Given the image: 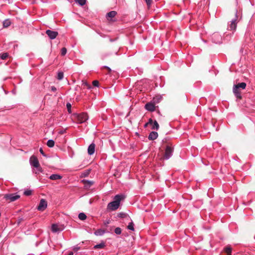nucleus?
Returning <instances> with one entry per match:
<instances>
[{"instance_id": "f704fd0d", "label": "nucleus", "mask_w": 255, "mask_h": 255, "mask_svg": "<svg viewBox=\"0 0 255 255\" xmlns=\"http://www.w3.org/2000/svg\"><path fill=\"white\" fill-rule=\"evenodd\" d=\"M66 52H67V49L66 48L63 47L61 49V54L62 56H64L66 54Z\"/></svg>"}, {"instance_id": "37998d69", "label": "nucleus", "mask_w": 255, "mask_h": 255, "mask_svg": "<svg viewBox=\"0 0 255 255\" xmlns=\"http://www.w3.org/2000/svg\"><path fill=\"white\" fill-rule=\"evenodd\" d=\"M39 151H40V153L41 154H42L43 156H45V154L44 153V151H43V149L41 148H40Z\"/></svg>"}, {"instance_id": "0eeeda50", "label": "nucleus", "mask_w": 255, "mask_h": 255, "mask_svg": "<svg viewBox=\"0 0 255 255\" xmlns=\"http://www.w3.org/2000/svg\"><path fill=\"white\" fill-rule=\"evenodd\" d=\"M237 13H236V17L235 18L233 19L230 22L228 26V29L230 30H234L235 31L237 28Z\"/></svg>"}, {"instance_id": "423d86ee", "label": "nucleus", "mask_w": 255, "mask_h": 255, "mask_svg": "<svg viewBox=\"0 0 255 255\" xmlns=\"http://www.w3.org/2000/svg\"><path fill=\"white\" fill-rule=\"evenodd\" d=\"M47 206V201L45 199H42L40 201V203L37 207V209L39 211H43L46 208Z\"/></svg>"}, {"instance_id": "9d476101", "label": "nucleus", "mask_w": 255, "mask_h": 255, "mask_svg": "<svg viewBox=\"0 0 255 255\" xmlns=\"http://www.w3.org/2000/svg\"><path fill=\"white\" fill-rule=\"evenodd\" d=\"M46 34L51 39H55L58 35V32L57 31H52L49 29L46 31Z\"/></svg>"}, {"instance_id": "72a5a7b5", "label": "nucleus", "mask_w": 255, "mask_h": 255, "mask_svg": "<svg viewBox=\"0 0 255 255\" xmlns=\"http://www.w3.org/2000/svg\"><path fill=\"white\" fill-rule=\"evenodd\" d=\"M145 1L147 4V7L149 8L152 4V0H145Z\"/></svg>"}, {"instance_id": "2eb2a0df", "label": "nucleus", "mask_w": 255, "mask_h": 255, "mask_svg": "<svg viewBox=\"0 0 255 255\" xmlns=\"http://www.w3.org/2000/svg\"><path fill=\"white\" fill-rule=\"evenodd\" d=\"M158 137V133L156 131H152L150 132L148 135V139L151 140H153L157 138Z\"/></svg>"}, {"instance_id": "473e14b6", "label": "nucleus", "mask_w": 255, "mask_h": 255, "mask_svg": "<svg viewBox=\"0 0 255 255\" xmlns=\"http://www.w3.org/2000/svg\"><path fill=\"white\" fill-rule=\"evenodd\" d=\"M36 168V170L35 171L36 174H38L40 172H42L43 170L42 168L40 167V164H39L38 167H35Z\"/></svg>"}, {"instance_id": "4c0bfd02", "label": "nucleus", "mask_w": 255, "mask_h": 255, "mask_svg": "<svg viewBox=\"0 0 255 255\" xmlns=\"http://www.w3.org/2000/svg\"><path fill=\"white\" fill-rule=\"evenodd\" d=\"M87 218V216L84 213L81 212V220H85Z\"/></svg>"}, {"instance_id": "cd10ccee", "label": "nucleus", "mask_w": 255, "mask_h": 255, "mask_svg": "<svg viewBox=\"0 0 255 255\" xmlns=\"http://www.w3.org/2000/svg\"><path fill=\"white\" fill-rule=\"evenodd\" d=\"M7 57L8 54L7 53H3L0 54V58L2 60L5 59Z\"/></svg>"}, {"instance_id": "bb28decb", "label": "nucleus", "mask_w": 255, "mask_h": 255, "mask_svg": "<svg viewBox=\"0 0 255 255\" xmlns=\"http://www.w3.org/2000/svg\"><path fill=\"white\" fill-rule=\"evenodd\" d=\"M10 21L8 19L5 20L3 22V25L4 27H7L10 25Z\"/></svg>"}, {"instance_id": "09e8293b", "label": "nucleus", "mask_w": 255, "mask_h": 255, "mask_svg": "<svg viewBox=\"0 0 255 255\" xmlns=\"http://www.w3.org/2000/svg\"><path fill=\"white\" fill-rule=\"evenodd\" d=\"M78 217L80 219V213L78 215Z\"/></svg>"}, {"instance_id": "f257e3e1", "label": "nucleus", "mask_w": 255, "mask_h": 255, "mask_svg": "<svg viewBox=\"0 0 255 255\" xmlns=\"http://www.w3.org/2000/svg\"><path fill=\"white\" fill-rule=\"evenodd\" d=\"M125 198L123 195H117L114 197V200L110 202L107 206V209L111 211H115L120 206V202Z\"/></svg>"}, {"instance_id": "39448f33", "label": "nucleus", "mask_w": 255, "mask_h": 255, "mask_svg": "<svg viewBox=\"0 0 255 255\" xmlns=\"http://www.w3.org/2000/svg\"><path fill=\"white\" fill-rule=\"evenodd\" d=\"M173 149L170 146H167L165 148V153L164 155V159H168L172 155Z\"/></svg>"}, {"instance_id": "c9c22d12", "label": "nucleus", "mask_w": 255, "mask_h": 255, "mask_svg": "<svg viewBox=\"0 0 255 255\" xmlns=\"http://www.w3.org/2000/svg\"><path fill=\"white\" fill-rule=\"evenodd\" d=\"M32 191L30 190H26L24 192V195L25 196H29L31 194Z\"/></svg>"}, {"instance_id": "c756f323", "label": "nucleus", "mask_w": 255, "mask_h": 255, "mask_svg": "<svg viewBox=\"0 0 255 255\" xmlns=\"http://www.w3.org/2000/svg\"><path fill=\"white\" fill-rule=\"evenodd\" d=\"M115 233L117 234V235H120L122 233V230L119 227H117L116 228H115Z\"/></svg>"}, {"instance_id": "c03bdc74", "label": "nucleus", "mask_w": 255, "mask_h": 255, "mask_svg": "<svg viewBox=\"0 0 255 255\" xmlns=\"http://www.w3.org/2000/svg\"><path fill=\"white\" fill-rule=\"evenodd\" d=\"M56 87H55L54 86H52L51 87V91H52L53 92H55L56 91Z\"/></svg>"}, {"instance_id": "49530a36", "label": "nucleus", "mask_w": 255, "mask_h": 255, "mask_svg": "<svg viewBox=\"0 0 255 255\" xmlns=\"http://www.w3.org/2000/svg\"><path fill=\"white\" fill-rule=\"evenodd\" d=\"M68 255H73V253L72 252H70L69 253Z\"/></svg>"}, {"instance_id": "dca6fc26", "label": "nucleus", "mask_w": 255, "mask_h": 255, "mask_svg": "<svg viewBox=\"0 0 255 255\" xmlns=\"http://www.w3.org/2000/svg\"><path fill=\"white\" fill-rule=\"evenodd\" d=\"M62 178V176L57 174H53L51 175L49 177V179L52 180H57L58 179H61Z\"/></svg>"}, {"instance_id": "de8ad7c7", "label": "nucleus", "mask_w": 255, "mask_h": 255, "mask_svg": "<svg viewBox=\"0 0 255 255\" xmlns=\"http://www.w3.org/2000/svg\"><path fill=\"white\" fill-rule=\"evenodd\" d=\"M147 125H148V124H147V123H146V124H145L144 127H147Z\"/></svg>"}, {"instance_id": "ea45409f", "label": "nucleus", "mask_w": 255, "mask_h": 255, "mask_svg": "<svg viewBox=\"0 0 255 255\" xmlns=\"http://www.w3.org/2000/svg\"><path fill=\"white\" fill-rule=\"evenodd\" d=\"M103 68H106V69H107L108 70V73H109V74H110V73H111V72H112V69H111L109 67H108V66H104L103 67Z\"/></svg>"}, {"instance_id": "b1692460", "label": "nucleus", "mask_w": 255, "mask_h": 255, "mask_svg": "<svg viewBox=\"0 0 255 255\" xmlns=\"http://www.w3.org/2000/svg\"><path fill=\"white\" fill-rule=\"evenodd\" d=\"M55 142L52 139H49L47 142V145L49 147H52L54 145Z\"/></svg>"}, {"instance_id": "6ab92c4d", "label": "nucleus", "mask_w": 255, "mask_h": 255, "mask_svg": "<svg viewBox=\"0 0 255 255\" xmlns=\"http://www.w3.org/2000/svg\"><path fill=\"white\" fill-rule=\"evenodd\" d=\"M105 233V231L104 230L100 229H98L97 230H96L94 234L97 236H103Z\"/></svg>"}, {"instance_id": "20e7f679", "label": "nucleus", "mask_w": 255, "mask_h": 255, "mask_svg": "<svg viewBox=\"0 0 255 255\" xmlns=\"http://www.w3.org/2000/svg\"><path fill=\"white\" fill-rule=\"evenodd\" d=\"M212 41L216 44H220L222 42V36L218 32L214 33L211 37Z\"/></svg>"}, {"instance_id": "4468645a", "label": "nucleus", "mask_w": 255, "mask_h": 255, "mask_svg": "<svg viewBox=\"0 0 255 255\" xmlns=\"http://www.w3.org/2000/svg\"><path fill=\"white\" fill-rule=\"evenodd\" d=\"M95 151V144L94 143L90 144L88 148V153L90 155H93Z\"/></svg>"}, {"instance_id": "ddd939ff", "label": "nucleus", "mask_w": 255, "mask_h": 255, "mask_svg": "<svg viewBox=\"0 0 255 255\" xmlns=\"http://www.w3.org/2000/svg\"><path fill=\"white\" fill-rule=\"evenodd\" d=\"M233 93L237 99H241L242 95L240 90L238 89V87H233Z\"/></svg>"}, {"instance_id": "f03ea898", "label": "nucleus", "mask_w": 255, "mask_h": 255, "mask_svg": "<svg viewBox=\"0 0 255 255\" xmlns=\"http://www.w3.org/2000/svg\"><path fill=\"white\" fill-rule=\"evenodd\" d=\"M20 198V196L16 194H7L4 195V199L10 202L14 201Z\"/></svg>"}, {"instance_id": "412c9836", "label": "nucleus", "mask_w": 255, "mask_h": 255, "mask_svg": "<svg viewBox=\"0 0 255 255\" xmlns=\"http://www.w3.org/2000/svg\"><path fill=\"white\" fill-rule=\"evenodd\" d=\"M105 246H106L105 243L104 242L102 241L100 244L95 245L94 247V248L95 249H103L105 247Z\"/></svg>"}, {"instance_id": "9b49d317", "label": "nucleus", "mask_w": 255, "mask_h": 255, "mask_svg": "<svg viewBox=\"0 0 255 255\" xmlns=\"http://www.w3.org/2000/svg\"><path fill=\"white\" fill-rule=\"evenodd\" d=\"M145 109L150 112H153L155 110V104L152 102L147 103L145 105Z\"/></svg>"}, {"instance_id": "4be33fe9", "label": "nucleus", "mask_w": 255, "mask_h": 255, "mask_svg": "<svg viewBox=\"0 0 255 255\" xmlns=\"http://www.w3.org/2000/svg\"><path fill=\"white\" fill-rule=\"evenodd\" d=\"M159 126L157 122L155 120L152 125L151 129L158 130L159 129Z\"/></svg>"}, {"instance_id": "a878e982", "label": "nucleus", "mask_w": 255, "mask_h": 255, "mask_svg": "<svg viewBox=\"0 0 255 255\" xmlns=\"http://www.w3.org/2000/svg\"><path fill=\"white\" fill-rule=\"evenodd\" d=\"M128 229L129 230H131V231H133L134 229V224L132 222H130L128 226Z\"/></svg>"}, {"instance_id": "aec40b11", "label": "nucleus", "mask_w": 255, "mask_h": 255, "mask_svg": "<svg viewBox=\"0 0 255 255\" xmlns=\"http://www.w3.org/2000/svg\"><path fill=\"white\" fill-rule=\"evenodd\" d=\"M247 84L245 82L240 83L237 85H235L234 87H238V89L242 88V89H245L246 87Z\"/></svg>"}, {"instance_id": "a19ab883", "label": "nucleus", "mask_w": 255, "mask_h": 255, "mask_svg": "<svg viewBox=\"0 0 255 255\" xmlns=\"http://www.w3.org/2000/svg\"><path fill=\"white\" fill-rule=\"evenodd\" d=\"M86 0H81V6L85 5L86 3Z\"/></svg>"}, {"instance_id": "f3484780", "label": "nucleus", "mask_w": 255, "mask_h": 255, "mask_svg": "<svg viewBox=\"0 0 255 255\" xmlns=\"http://www.w3.org/2000/svg\"><path fill=\"white\" fill-rule=\"evenodd\" d=\"M117 14V12L116 11H111L107 14V18L108 19H109L110 18L111 19L114 17Z\"/></svg>"}, {"instance_id": "5701e85b", "label": "nucleus", "mask_w": 255, "mask_h": 255, "mask_svg": "<svg viewBox=\"0 0 255 255\" xmlns=\"http://www.w3.org/2000/svg\"><path fill=\"white\" fill-rule=\"evenodd\" d=\"M224 251L227 254V255H231L232 249L230 247L227 246L225 248Z\"/></svg>"}, {"instance_id": "393cba45", "label": "nucleus", "mask_w": 255, "mask_h": 255, "mask_svg": "<svg viewBox=\"0 0 255 255\" xmlns=\"http://www.w3.org/2000/svg\"><path fill=\"white\" fill-rule=\"evenodd\" d=\"M82 86L86 87L87 89H90L91 88V85L89 84H88L87 82L82 80Z\"/></svg>"}, {"instance_id": "c85d7f7f", "label": "nucleus", "mask_w": 255, "mask_h": 255, "mask_svg": "<svg viewBox=\"0 0 255 255\" xmlns=\"http://www.w3.org/2000/svg\"><path fill=\"white\" fill-rule=\"evenodd\" d=\"M64 74L62 72H60L58 73L57 74V79L59 80H61L63 78Z\"/></svg>"}, {"instance_id": "58836bf2", "label": "nucleus", "mask_w": 255, "mask_h": 255, "mask_svg": "<svg viewBox=\"0 0 255 255\" xmlns=\"http://www.w3.org/2000/svg\"><path fill=\"white\" fill-rule=\"evenodd\" d=\"M93 85L95 87H98L99 86V81H97V80H95L94 81H93Z\"/></svg>"}, {"instance_id": "1a4fd4ad", "label": "nucleus", "mask_w": 255, "mask_h": 255, "mask_svg": "<svg viewBox=\"0 0 255 255\" xmlns=\"http://www.w3.org/2000/svg\"><path fill=\"white\" fill-rule=\"evenodd\" d=\"M30 165L34 167H39V161L38 159L35 156H32L30 158Z\"/></svg>"}, {"instance_id": "a18cd8bd", "label": "nucleus", "mask_w": 255, "mask_h": 255, "mask_svg": "<svg viewBox=\"0 0 255 255\" xmlns=\"http://www.w3.org/2000/svg\"><path fill=\"white\" fill-rule=\"evenodd\" d=\"M76 3L80 5V0H75Z\"/></svg>"}, {"instance_id": "f8f14e48", "label": "nucleus", "mask_w": 255, "mask_h": 255, "mask_svg": "<svg viewBox=\"0 0 255 255\" xmlns=\"http://www.w3.org/2000/svg\"><path fill=\"white\" fill-rule=\"evenodd\" d=\"M81 124H84L86 126V122L89 119V116L87 113L83 112L81 113Z\"/></svg>"}, {"instance_id": "e433bc0d", "label": "nucleus", "mask_w": 255, "mask_h": 255, "mask_svg": "<svg viewBox=\"0 0 255 255\" xmlns=\"http://www.w3.org/2000/svg\"><path fill=\"white\" fill-rule=\"evenodd\" d=\"M66 107L68 110V111L69 113H71V105L69 103H67L66 104Z\"/></svg>"}, {"instance_id": "2f4dec72", "label": "nucleus", "mask_w": 255, "mask_h": 255, "mask_svg": "<svg viewBox=\"0 0 255 255\" xmlns=\"http://www.w3.org/2000/svg\"><path fill=\"white\" fill-rule=\"evenodd\" d=\"M127 216V214L125 213H120L118 215V216L121 218H124L126 217Z\"/></svg>"}, {"instance_id": "a211bd4d", "label": "nucleus", "mask_w": 255, "mask_h": 255, "mask_svg": "<svg viewBox=\"0 0 255 255\" xmlns=\"http://www.w3.org/2000/svg\"><path fill=\"white\" fill-rule=\"evenodd\" d=\"M91 169H88L84 170L81 173V178L87 177L91 172Z\"/></svg>"}, {"instance_id": "7c9ffc66", "label": "nucleus", "mask_w": 255, "mask_h": 255, "mask_svg": "<svg viewBox=\"0 0 255 255\" xmlns=\"http://www.w3.org/2000/svg\"><path fill=\"white\" fill-rule=\"evenodd\" d=\"M110 55V54L108 53H104L101 56V58L102 60H104L106 59V58Z\"/></svg>"}, {"instance_id": "79ce46f5", "label": "nucleus", "mask_w": 255, "mask_h": 255, "mask_svg": "<svg viewBox=\"0 0 255 255\" xmlns=\"http://www.w3.org/2000/svg\"><path fill=\"white\" fill-rule=\"evenodd\" d=\"M153 122H154L153 121V120H152V119H151V118H150V119H149L148 120V122H147V124H148V125H152Z\"/></svg>"}, {"instance_id": "7ed1b4c3", "label": "nucleus", "mask_w": 255, "mask_h": 255, "mask_svg": "<svg viewBox=\"0 0 255 255\" xmlns=\"http://www.w3.org/2000/svg\"><path fill=\"white\" fill-rule=\"evenodd\" d=\"M64 226L60 224H54L51 226V231L53 233H59L63 231Z\"/></svg>"}, {"instance_id": "6e6552de", "label": "nucleus", "mask_w": 255, "mask_h": 255, "mask_svg": "<svg viewBox=\"0 0 255 255\" xmlns=\"http://www.w3.org/2000/svg\"><path fill=\"white\" fill-rule=\"evenodd\" d=\"M81 183H82L84 185V188L88 190L90 189L91 186L93 185L94 182L88 180L83 179L81 180Z\"/></svg>"}]
</instances>
